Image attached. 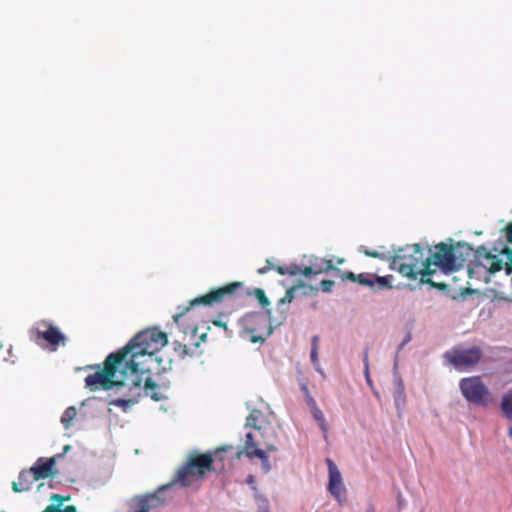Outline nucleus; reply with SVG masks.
I'll return each mask as SVG.
<instances>
[{
    "instance_id": "20",
    "label": "nucleus",
    "mask_w": 512,
    "mask_h": 512,
    "mask_svg": "<svg viewBox=\"0 0 512 512\" xmlns=\"http://www.w3.org/2000/svg\"><path fill=\"white\" fill-rule=\"evenodd\" d=\"M146 373L141 374L142 382L140 385V390L142 389V383L143 389L147 395H150L152 399L158 401L160 400V396L154 392L155 389L158 387V385L153 381V379L150 376L143 377Z\"/></svg>"
},
{
    "instance_id": "14",
    "label": "nucleus",
    "mask_w": 512,
    "mask_h": 512,
    "mask_svg": "<svg viewBox=\"0 0 512 512\" xmlns=\"http://www.w3.org/2000/svg\"><path fill=\"white\" fill-rule=\"evenodd\" d=\"M56 458H44L37 459L35 464L30 468L34 475V479L40 480L45 478H53L56 475L55 470Z\"/></svg>"
},
{
    "instance_id": "35",
    "label": "nucleus",
    "mask_w": 512,
    "mask_h": 512,
    "mask_svg": "<svg viewBox=\"0 0 512 512\" xmlns=\"http://www.w3.org/2000/svg\"><path fill=\"white\" fill-rule=\"evenodd\" d=\"M342 279L343 280H350L352 282H356L357 281V275L354 274L353 272H345L342 275Z\"/></svg>"
},
{
    "instance_id": "47",
    "label": "nucleus",
    "mask_w": 512,
    "mask_h": 512,
    "mask_svg": "<svg viewBox=\"0 0 512 512\" xmlns=\"http://www.w3.org/2000/svg\"><path fill=\"white\" fill-rule=\"evenodd\" d=\"M508 435L512 439V426L508 430Z\"/></svg>"
},
{
    "instance_id": "12",
    "label": "nucleus",
    "mask_w": 512,
    "mask_h": 512,
    "mask_svg": "<svg viewBox=\"0 0 512 512\" xmlns=\"http://www.w3.org/2000/svg\"><path fill=\"white\" fill-rule=\"evenodd\" d=\"M170 487L171 484L162 485L154 493L135 497L131 505V512H150V510L162 506L166 501L163 493Z\"/></svg>"
},
{
    "instance_id": "1",
    "label": "nucleus",
    "mask_w": 512,
    "mask_h": 512,
    "mask_svg": "<svg viewBox=\"0 0 512 512\" xmlns=\"http://www.w3.org/2000/svg\"><path fill=\"white\" fill-rule=\"evenodd\" d=\"M168 343L167 334L157 328L146 329L134 336L126 346L120 349L125 352L127 370L132 372L136 385L142 382L141 374H160L170 368L171 361L164 362L158 352Z\"/></svg>"
},
{
    "instance_id": "15",
    "label": "nucleus",
    "mask_w": 512,
    "mask_h": 512,
    "mask_svg": "<svg viewBox=\"0 0 512 512\" xmlns=\"http://www.w3.org/2000/svg\"><path fill=\"white\" fill-rule=\"evenodd\" d=\"M36 481L37 479H34L31 469L23 470L19 474L18 481L12 483V489L15 492L28 491L31 485Z\"/></svg>"
},
{
    "instance_id": "2",
    "label": "nucleus",
    "mask_w": 512,
    "mask_h": 512,
    "mask_svg": "<svg viewBox=\"0 0 512 512\" xmlns=\"http://www.w3.org/2000/svg\"><path fill=\"white\" fill-rule=\"evenodd\" d=\"M127 360L125 352L120 350L115 353H110L105 361L103 367L100 364L88 365L86 369L95 370L93 374L85 377V386L91 391L110 390L114 387L125 386L131 383L137 390L140 386L136 385L133 381L132 372L127 369Z\"/></svg>"
},
{
    "instance_id": "30",
    "label": "nucleus",
    "mask_w": 512,
    "mask_h": 512,
    "mask_svg": "<svg viewBox=\"0 0 512 512\" xmlns=\"http://www.w3.org/2000/svg\"><path fill=\"white\" fill-rule=\"evenodd\" d=\"M260 415V412L259 411H256L254 410L253 412H251V414L249 415V417L247 418V423L246 425L247 426H251L253 427L254 429L258 430V431H262V427L258 425L257 423V420H258V416Z\"/></svg>"
},
{
    "instance_id": "31",
    "label": "nucleus",
    "mask_w": 512,
    "mask_h": 512,
    "mask_svg": "<svg viewBox=\"0 0 512 512\" xmlns=\"http://www.w3.org/2000/svg\"><path fill=\"white\" fill-rule=\"evenodd\" d=\"M174 351L178 354L180 358H185L189 354V349L185 344H182L178 341L173 342Z\"/></svg>"
},
{
    "instance_id": "34",
    "label": "nucleus",
    "mask_w": 512,
    "mask_h": 512,
    "mask_svg": "<svg viewBox=\"0 0 512 512\" xmlns=\"http://www.w3.org/2000/svg\"><path fill=\"white\" fill-rule=\"evenodd\" d=\"M305 400L310 409L317 407L315 399L311 396L310 392H307Z\"/></svg>"
},
{
    "instance_id": "23",
    "label": "nucleus",
    "mask_w": 512,
    "mask_h": 512,
    "mask_svg": "<svg viewBox=\"0 0 512 512\" xmlns=\"http://www.w3.org/2000/svg\"><path fill=\"white\" fill-rule=\"evenodd\" d=\"M76 415H77V411L74 406H70L65 409V411L63 412V414L61 416V423L63 424L65 429L70 428Z\"/></svg>"
},
{
    "instance_id": "18",
    "label": "nucleus",
    "mask_w": 512,
    "mask_h": 512,
    "mask_svg": "<svg viewBox=\"0 0 512 512\" xmlns=\"http://www.w3.org/2000/svg\"><path fill=\"white\" fill-rule=\"evenodd\" d=\"M264 446H265V450H263V449L254 450V452L252 454V459L259 458L261 460L262 467H263L264 471L268 472L271 469V465H270L269 458H268L266 452H276L278 450V448L272 443H264Z\"/></svg>"
},
{
    "instance_id": "38",
    "label": "nucleus",
    "mask_w": 512,
    "mask_h": 512,
    "mask_svg": "<svg viewBox=\"0 0 512 512\" xmlns=\"http://www.w3.org/2000/svg\"><path fill=\"white\" fill-rule=\"evenodd\" d=\"M363 252H364L365 255H367L369 257H373V258H379L380 257V253L377 252V251L364 250Z\"/></svg>"
},
{
    "instance_id": "19",
    "label": "nucleus",
    "mask_w": 512,
    "mask_h": 512,
    "mask_svg": "<svg viewBox=\"0 0 512 512\" xmlns=\"http://www.w3.org/2000/svg\"><path fill=\"white\" fill-rule=\"evenodd\" d=\"M254 450H260V448H258L253 434L249 432L245 435L244 445L242 449L237 452L236 457L237 459H240L242 455L245 454L248 458L252 459Z\"/></svg>"
},
{
    "instance_id": "32",
    "label": "nucleus",
    "mask_w": 512,
    "mask_h": 512,
    "mask_svg": "<svg viewBox=\"0 0 512 512\" xmlns=\"http://www.w3.org/2000/svg\"><path fill=\"white\" fill-rule=\"evenodd\" d=\"M254 294H255V297L257 298V300L259 301V303L261 304V306L263 308H266L270 304V301L267 298L264 290H262L260 288H256L254 290Z\"/></svg>"
},
{
    "instance_id": "25",
    "label": "nucleus",
    "mask_w": 512,
    "mask_h": 512,
    "mask_svg": "<svg viewBox=\"0 0 512 512\" xmlns=\"http://www.w3.org/2000/svg\"><path fill=\"white\" fill-rule=\"evenodd\" d=\"M357 283L370 288H375L374 274L371 273H360L357 275Z\"/></svg>"
},
{
    "instance_id": "4",
    "label": "nucleus",
    "mask_w": 512,
    "mask_h": 512,
    "mask_svg": "<svg viewBox=\"0 0 512 512\" xmlns=\"http://www.w3.org/2000/svg\"><path fill=\"white\" fill-rule=\"evenodd\" d=\"M473 249L470 245L458 242L456 245L439 243L435 245V251L426 257L431 267H440L445 272L459 270L467 259L472 255Z\"/></svg>"
},
{
    "instance_id": "22",
    "label": "nucleus",
    "mask_w": 512,
    "mask_h": 512,
    "mask_svg": "<svg viewBox=\"0 0 512 512\" xmlns=\"http://www.w3.org/2000/svg\"><path fill=\"white\" fill-rule=\"evenodd\" d=\"M500 408L507 419H512V389L502 396Z\"/></svg>"
},
{
    "instance_id": "3",
    "label": "nucleus",
    "mask_w": 512,
    "mask_h": 512,
    "mask_svg": "<svg viewBox=\"0 0 512 512\" xmlns=\"http://www.w3.org/2000/svg\"><path fill=\"white\" fill-rule=\"evenodd\" d=\"M390 268L405 278L415 280L421 275L420 283L428 284L439 290H446L448 285L444 282H434L430 276L436 271L426 260L424 249L418 243L399 248L391 258Z\"/></svg>"
},
{
    "instance_id": "46",
    "label": "nucleus",
    "mask_w": 512,
    "mask_h": 512,
    "mask_svg": "<svg viewBox=\"0 0 512 512\" xmlns=\"http://www.w3.org/2000/svg\"><path fill=\"white\" fill-rule=\"evenodd\" d=\"M396 406L399 408L401 405L400 399H395Z\"/></svg>"
},
{
    "instance_id": "9",
    "label": "nucleus",
    "mask_w": 512,
    "mask_h": 512,
    "mask_svg": "<svg viewBox=\"0 0 512 512\" xmlns=\"http://www.w3.org/2000/svg\"><path fill=\"white\" fill-rule=\"evenodd\" d=\"M241 323L243 337L252 343H263L265 341L264 330H267L266 335H270L272 332L271 328L268 327L266 316L260 312L246 314L241 319Z\"/></svg>"
},
{
    "instance_id": "7",
    "label": "nucleus",
    "mask_w": 512,
    "mask_h": 512,
    "mask_svg": "<svg viewBox=\"0 0 512 512\" xmlns=\"http://www.w3.org/2000/svg\"><path fill=\"white\" fill-rule=\"evenodd\" d=\"M242 287L241 282H232L225 286L211 290L205 295L199 296L190 302V305L184 308L181 312L176 313L173 316V320L176 324L180 323L181 318L195 305L213 306L215 304L222 303L227 297L233 295L236 290Z\"/></svg>"
},
{
    "instance_id": "36",
    "label": "nucleus",
    "mask_w": 512,
    "mask_h": 512,
    "mask_svg": "<svg viewBox=\"0 0 512 512\" xmlns=\"http://www.w3.org/2000/svg\"><path fill=\"white\" fill-rule=\"evenodd\" d=\"M302 275L309 277L311 275H314V271L311 266L305 267L304 269H300V272Z\"/></svg>"
},
{
    "instance_id": "45",
    "label": "nucleus",
    "mask_w": 512,
    "mask_h": 512,
    "mask_svg": "<svg viewBox=\"0 0 512 512\" xmlns=\"http://www.w3.org/2000/svg\"><path fill=\"white\" fill-rule=\"evenodd\" d=\"M254 481V478L252 475H250L248 478H247V482L248 483H252Z\"/></svg>"
},
{
    "instance_id": "41",
    "label": "nucleus",
    "mask_w": 512,
    "mask_h": 512,
    "mask_svg": "<svg viewBox=\"0 0 512 512\" xmlns=\"http://www.w3.org/2000/svg\"><path fill=\"white\" fill-rule=\"evenodd\" d=\"M268 271H269V267H267L266 265L257 270L258 274H260V275H263V274L267 273Z\"/></svg>"
},
{
    "instance_id": "37",
    "label": "nucleus",
    "mask_w": 512,
    "mask_h": 512,
    "mask_svg": "<svg viewBox=\"0 0 512 512\" xmlns=\"http://www.w3.org/2000/svg\"><path fill=\"white\" fill-rule=\"evenodd\" d=\"M505 230L507 241L512 242V222L505 227Z\"/></svg>"
},
{
    "instance_id": "33",
    "label": "nucleus",
    "mask_w": 512,
    "mask_h": 512,
    "mask_svg": "<svg viewBox=\"0 0 512 512\" xmlns=\"http://www.w3.org/2000/svg\"><path fill=\"white\" fill-rule=\"evenodd\" d=\"M333 286L334 281L332 280H322L320 282V287L323 292H330Z\"/></svg>"
},
{
    "instance_id": "21",
    "label": "nucleus",
    "mask_w": 512,
    "mask_h": 512,
    "mask_svg": "<svg viewBox=\"0 0 512 512\" xmlns=\"http://www.w3.org/2000/svg\"><path fill=\"white\" fill-rule=\"evenodd\" d=\"M310 266L312 267V269L314 271V275L328 272L330 270H336L338 272L340 271L338 268H336L333 265L332 260H325V259L316 260Z\"/></svg>"
},
{
    "instance_id": "29",
    "label": "nucleus",
    "mask_w": 512,
    "mask_h": 512,
    "mask_svg": "<svg viewBox=\"0 0 512 512\" xmlns=\"http://www.w3.org/2000/svg\"><path fill=\"white\" fill-rule=\"evenodd\" d=\"M295 290H296L295 286L290 287L289 289H287L286 292H285L284 297H282L278 301V306L291 303L294 300V298H295Z\"/></svg>"
},
{
    "instance_id": "27",
    "label": "nucleus",
    "mask_w": 512,
    "mask_h": 512,
    "mask_svg": "<svg viewBox=\"0 0 512 512\" xmlns=\"http://www.w3.org/2000/svg\"><path fill=\"white\" fill-rule=\"evenodd\" d=\"M310 410H311V413H312L314 419L318 422L321 430L323 432H326L327 431V424H326L323 412L318 408V406L314 407V408H312Z\"/></svg>"
},
{
    "instance_id": "16",
    "label": "nucleus",
    "mask_w": 512,
    "mask_h": 512,
    "mask_svg": "<svg viewBox=\"0 0 512 512\" xmlns=\"http://www.w3.org/2000/svg\"><path fill=\"white\" fill-rule=\"evenodd\" d=\"M126 386H129V398L113 399L109 402V405L121 407L124 411H127L128 408L137 402V398L140 396V389L137 390L131 383L127 384Z\"/></svg>"
},
{
    "instance_id": "39",
    "label": "nucleus",
    "mask_w": 512,
    "mask_h": 512,
    "mask_svg": "<svg viewBox=\"0 0 512 512\" xmlns=\"http://www.w3.org/2000/svg\"><path fill=\"white\" fill-rule=\"evenodd\" d=\"M509 260H510V265H506V273L507 274H510L512 272V250L509 253Z\"/></svg>"
},
{
    "instance_id": "17",
    "label": "nucleus",
    "mask_w": 512,
    "mask_h": 512,
    "mask_svg": "<svg viewBox=\"0 0 512 512\" xmlns=\"http://www.w3.org/2000/svg\"><path fill=\"white\" fill-rule=\"evenodd\" d=\"M50 500L55 501L56 503L47 506L42 512H77L76 507L73 505H69L64 509H61L63 502L69 500V497H63L59 494H52Z\"/></svg>"
},
{
    "instance_id": "13",
    "label": "nucleus",
    "mask_w": 512,
    "mask_h": 512,
    "mask_svg": "<svg viewBox=\"0 0 512 512\" xmlns=\"http://www.w3.org/2000/svg\"><path fill=\"white\" fill-rule=\"evenodd\" d=\"M329 470L328 490L338 502L346 500V489L342 483L341 473L331 459H326Z\"/></svg>"
},
{
    "instance_id": "10",
    "label": "nucleus",
    "mask_w": 512,
    "mask_h": 512,
    "mask_svg": "<svg viewBox=\"0 0 512 512\" xmlns=\"http://www.w3.org/2000/svg\"><path fill=\"white\" fill-rule=\"evenodd\" d=\"M483 356L482 350L477 347L469 349L453 348L444 354L445 360L457 370H467L477 365Z\"/></svg>"
},
{
    "instance_id": "40",
    "label": "nucleus",
    "mask_w": 512,
    "mask_h": 512,
    "mask_svg": "<svg viewBox=\"0 0 512 512\" xmlns=\"http://www.w3.org/2000/svg\"><path fill=\"white\" fill-rule=\"evenodd\" d=\"M213 323H214V325H216V326H218V327H222V328H224L225 330H227V325H226L224 322H222V321H220V320H216V321H214Z\"/></svg>"
},
{
    "instance_id": "42",
    "label": "nucleus",
    "mask_w": 512,
    "mask_h": 512,
    "mask_svg": "<svg viewBox=\"0 0 512 512\" xmlns=\"http://www.w3.org/2000/svg\"><path fill=\"white\" fill-rule=\"evenodd\" d=\"M266 266H267V267H269V270H271V269H274V270H275V266H276V265H274V264L271 262V260H269V259H268V260L266 261Z\"/></svg>"
},
{
    "instance_id": "44",
    "label": "nucleus",
    "mask_w": 512,
    "mask_h": 512,
    "mask_svg": "<svg viewBox=\"0 0 512 512\" xmlns=\"http://www.w3.org/2000/svg\"><path fill=\"white\" fill-rule=\"evenodd\" d=\"M206 338H207V334H206V333H202V334L200 335V340H201V341H203V342H204V341H206Z\"/></svg>"
},
{
    "instance_id": "11",
    "label": "nucleus",
    "mask_w": 512,
    "mask_h": 512,
    "mask_svg": "<svg viewBox=\"0 0 512 512\" xmlns=\"http://www.w3.org/2000/svg\"><path fill=\"white\" fill-rule=\"evenodd\" d=\"M503 263L497 255L489 252L484 246H480L474 252V260L469 265V275L478 273L482 269L485 273L493 274L502 269Z\"/></svg>"
},
{
    "instance_id": "28",
    "label": "nucleus",
    "mask_w": 512,
    "mask_h": 512,
    "mask_svg": "<svg viewBox=\"0 0 512 512\" xmlns=\"http://www.w3.org/2000/svg\"><path fill=\"white\" fill-rule=\"evenodd\" d=\"M311 354L310 358L314 365L318 364V348H319V336L315 335L311 340Z\"/></svg>"
},
{
    "instance_id": "24",
    "label": "nucleus",
    "mask_w": 512,
    "mask_h": 512,
    "mask_svg": "<svg viewBox=\"0 0 512 512\" xmlns=\"http://www.w3.org/2000/svg\"><path fill=\"white\" fill-rule=\"evenodd\" d=\"M275 270L280 274V275H290V276H295L297 274H299L300 272V267L297 265V264H290L288 266H275Z\"/></svg>"
},
{
    "instance_id": "8",
    "label": "nucleus",
    "mask_w": 512,
    "mask_h": 512,
    "mask_svg": "<svg viewBox=\"0 0 512 512\" xmlns=\"http://www.w3.org/2000/svg\"><path fill=\"white\" fill-rule=\"evenodd\" d=\"M32 334L37 344L42 345V341H44L51 351H56L59 346L66 344V336L64 333L47 320L37 322L32 330Z\"/></svg>"
},
{
    "instance_id": "26",
    "label": "nucleus",
    "mask_w": 512,
    "mask_h": 512,
    "mask_svg": "<svg viewBox=\"0 0 512 512\" xmlns=\"http://www.w3.org/2000/svg\"><path fill=\"white\" fill-rule=\"evenodd\" d=\"M392 278H393V276H391V275H388V276H375L374 275L375 286L377 285L378 290L391 289L392 288V284H391Z\"/></svg>"
},
{
    "instance_id": "6",
    "label": "nucleus",
    "mask_w": 512,
    "mask_h": 512,
    "mask_svg": "<svg viewBox=\"0 0 512 512\" xmlns=\"http://www.w3.org/2000/svg\"><path fill=\"white\" fill-rule=\"evenodd\" d=\"M463 397L471 404L487 407L493 402V396L479 376L463 378L459 383Z\"/></svg>"
},
{
    "instance_id": "5",
    "label": "nucleus",
    "mask_w": 512,
    "mask_h": 512,
    "mask_svg": "<svg viewBox=\"0 0 512 512\" xmlns=\"http://www.w3.org/2000/svg\"><path fill=\"white\" fill-rule=\"evenodd\" d=\"M213 462L210 453L190 455L169 484L171 487L177 483L183 487L190 486L193 482L201 480L207 472L214 471Z\"/></svg>"
},
{
    "instance_id": "43",
    "label": "nucleus",
    "mask_w": 512,
    "mask_h": 512,
    "mask_svg": "<svg viewBox=\"0 0 512 512\" xmlns=\"http://www.w3.org/2000/svg\"><path fill=\"white\" fill-rule=\"evenodd\" d=\"M302 391L305 393V396L307 395V392H309V389L307 387V385H302Z\"/></svg>"
}]
</instances>
